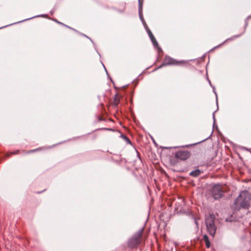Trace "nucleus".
I'll use <instances>...</instances> for the list:
<instances>
[{
  "mask_svg": "<svg viewBox=\"0 0 251 251\" xmlns=\"http://www.w3.org/2000/svg\"><path fill=\"white\" fill-rule=\"evenodd\" d=\"M251 200V194L248 191L244 190L236 198V205L238 204L241 207L247 209L250 206Z\"/></svg>",
  "mask_w": 251,
  "mask_h": 251,
  "instance_id": "1",
  "label": "nucleus"
},
{
  "mask_svg": "<svg viewBox=\"0 0 251 251\" xmlns=\"http://www.w3.org/2000/svg\"><path fill=\"white\" fill-rule=\"evenodd\" d=\"M214 216L213 215H210L205 219V223L207 226V230L209 234L214 236L216 227L214 224Z\"/></svg>",
  "mask_w": 251,
  "mask_h": 251,
  "instance_id": "2",
  "label": "nucleus"
},
{
  "mask_svg": "<svg viewBox=\"0 0 251 251\" xmlns=\"http://www.w3.org/2000/svg\"><path fill=\"white\" fill-rule=\"evenodd\" d=\"M226 186L220 184L214 185L212 189V194L215 199H218L222 196L223 193L226 191Z\"/></svg>",
  "mask_w": 251,
  "mask_h": 251,
  "instance_id": "3",
  "label": "nucleus"
},
{
  "mask_svg": "<svg viewBox=\"0 0 251 251\" xmlns=\"http://www.w3.org/2000/svg\"><path fill=\"white\" fill-rule=\"evenodd\" d=\"M143 229L140 230L129 240L128 245L131 248L137 247L142 241Z\"/></svg>",
  "mask_w": 251,
  "mask_h": 251,
  "instance_id": "4",
  "label": "nucleus"
},
{
  "mask_svg": "<svg viewBox=\"0 0 251 251\" xmlns=\"http://www.w3.org/2000/svg\"><path fill=\"white\" fill-rule=\"evenodd\" d=\"M190 156V152L185 150L179 151L176 152L175 154V158L177 159V161L186 160L189 158Z\"/></svg>",
  "mask_w": 251,
  "mask_h": 251,
  "instance_id": "5",
  "label": "nucleus"
},
{
  "mask_svg": "<svg viewBox=\"0 0 251 251\" xmlns=\"http://www.w3.org/2000/svg\"><path fill=\"white\" fill-rule=\"evenodd\" d=\"M184 62V61H177L170 57L166 56L163 60V65H180Z\"/></svg>",
  "mask_w": 251,
  "mask_h": 251,
  "instance_id": "6",
  "label": "nucleus"
},
{
  "mask_svg": "<svg viewBox=\"0 0 251 251\" xmlns=\"http://www.w3.org/2000/svg\"><path fill=\"white\" fill-rule=\"evenodd\" d=\"M149 35L150 36V37L153 44V45L154 46H157L158 45V44H157V42L156 41V40H155L154 36L153 35V34H152V33L151 32V31H150L149 32Z\"/></svg>",
  "mask_w": 251,
  "mask_h": 251,
  "instance_id": "7",
  "label": "nucleus"
},
{
  "mask_svg": "<svg viewBox=\"0 0 251 251\" xmlns=\"http://www.w3.org/2000/svg\"><path fill=\"white\" fill-rule=\"evenodd\" d=\"M203 239L205 242V246L207 248H210V242L209 241L208 237L207 235H204L203 237Z\"/></svg>",
  "mask_w": 251,
  "mask_h": 251,
  "instance_id": "8",
  "label": "nucleus"
},
{
  "mask_svg": "<svg viewBox=\"0 0 251 251\" xmlns=\"http://www.w3.org/2000/svg\"><path fill=\"white\" fill-rule=\"evenodd\" d=\"M201 174V172L199 170H196L191 172L190 175L193 176H197Z\"/></svg>",
  "mask_w": 251,
  "mask_h": 251,
  "instance_id": "9",
  "label": "nucleus"
},
{
  "mask_svg": "<svg viewBox=\"0 0 251 251\" xmlns=\"http://www.w3.org/2000/svg\"><path fill=\"white\" fill-rule=\"evenodd\" d=\"M120 102V97L118 96H116L114 98L113 104L115 106H117Z\"/></svg>",
  "mask_w": 251,
  "mask_h": 251,
  "instance_id": "10",
  "label": "nucleus"
},
{
  "mask_svg": "<svg viewBox=\"0 0 251 251\" xmlns=\"http://www.w3.org/2000/svg\"><path fill=\"white\" fill-rule=\"evenodd\" d=\"M38 150H31V151H28V153H30V152H34L36 151H37Z\"/></svg>",
  "mask_w": 251,
  "mask_h": 251,
  "instance_id": "11",
  "label": "nucleus"
},
{
  "mask_svg": "<svg viewBox=\"0 0 251 251\" xmlns=\"http://www.w3.org/2000/svg\"><path fill=\"white\" fill-rule=\"evenodd\" d=\"M251 16H248V18H247V19H251Z\"/></svg>",
  "mask_w": 251,
  "mask_h": 251,
  "instance_id": "12",
  "label": "nucleus"
},
{
  "mask_svg": "<svg viewBox=\"0 0 251 251\" xmlns=\"http://www.w3.org/2000/svg\"><path fill=\"white\" fill-rule=\"evenodd\" d=\"M247 21H246V26H247Z\"/></svg>",
  "mask_w": 251,
  "mask_h": 251,
  "instance_id": "13",
  "label": "nucleus"
},
{
  "mask_svg": "<svg viewBox=\"0 0 251 251\" xmlns=\"http://www.w3.org/2000/svg\"><path fill=\"white\" fill-rule=\"evenodd\" d=\"M239 172H240V173L242 174V172L240 171V170H239Z\"/></svg>",
  "mask_w": 251,
  "mask_h": 251,
  "instance_id": "14",
  "label": "nucleus"
}]
</instances>
